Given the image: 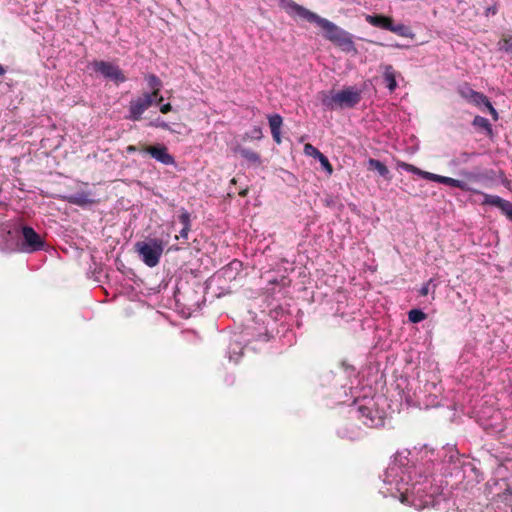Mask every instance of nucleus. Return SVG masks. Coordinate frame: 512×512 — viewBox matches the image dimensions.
Segmentation results:
<instances>
[{
  "label": "nucleus",
  "mask_w": 512,
  "mask_h": 512,
  "mask_svg": "<svg viewBox=\"0 0 512 512\" xmlns=\"http://www.w3.org/2000/svg\"><path fill=\"white\" fill-rule=\"evenodd\" d=\"M6 73V69L0 64V76H3Z\"/></svg>",
  "instance_id": "36"
},
{
  "label": "nucleus",
  "mask_w": 512,
  "mask_h": 512,
  "mask_svg": "<svg viewBox=\"0 0 512 512\" xmlns=\"http://www.w3.org/2000/svg\"><path fill=\"white\" fill-rule=\"evenodd\" d=\"M473 126L481 128L485 130L488 134L492 133V127L487 118H484L482 116H475L472 122Z\"/></svg>",
  "instance_id": "23"
},
{
  "label": "nucleus",
  "mask_w": 512,
  "mask_h": 512,
  "mask_svg": "<svg viewBox=\"0 0 512 512\" xmlns=\"http://www.w3.org/2000/svg\"><path fill=\"white\" fill-rule=\"evenodd\" d=\"M321 166L323 167L324 170L327 171V173L329 175H331L333 173V167L331 165V163L329 162L328 158L322 154L319 158H318Z\"/></svg>",
  "instance_id": "28"
},
{
  "label": "nucleus",
  "mask_w": 512,
  "mask_h": 512,
  "mask_svg": "<svg viewBox=\"0 0 512 512\" xmlns=\"http://www.w3.org/2000/svg\"><path fill=\"white\" fill-rule=\"evenodd\" d=\"M96 73H100L106 79L112 80L115 83H123L127 80L120 67L114 63L95 60L90 64Z\"/></svg>",
  "instance_id": "6"
},
{
  "label": "nucleus",
  "mask_w": 512,
  "mask_h": 512,
  "mask_svg": "<svg viewBox=\"0 0 512 512\" xmlns=\"http://www.w3.org/2000/svg\"><path fill=\"white\" fill-rule=\"evenodd\" d=\"M21 235L19 247L22 252L34 253L44 249L45 241L32 227L22 226Z\"/></svg>",
  "instance_id": "5"
},
{
  "label": "nucleus",
  "mask_w": 512,
  "mask_h": 512,
  "mask_svg": "<svg viewBox=\"0 0 512 512\" xmlns=\"http://www.w3.org/2000/svg\"><path fill=\"white\" fill-rule=\"evenodd\" d=\"M497 12H498V8H497V6L495 4V5H492V6H489V7L486 8L485 15L486 16L495 15V14H497Z\"/></svg>",
  "instance_id": "30"
},
{
  "label": "nucleus",
  "mask_w": 512,
  "mask_h": 512,
  "mask_svg": "<svg viewBox=\"0 0 512 512\" xmlns=\"http://www.w3.org/2000/svg\"><path fill=\"white\" fill-rule=\"evenodd\" d=\"M368 168L376 170L378 174L384 177L385 179H390V171L387 168V166L381 161L374 158H370L368 160Z\"/></svg>",
  "instance_id": "19"
},
{
  "label": "nucleus",
  "mask_w": 512,
  "mask_h": 512,
  "mask_svg": "<svg viewBox=\"0 0 512 512\" xmlns=\"http://www.w3.org/2000/svg\"><path fill=\"white\" fill-rule=\"evenodd\" d=\"M235 152L240 154L241 157H243L248 163H250L252 165L260 166L262 163L260 154L257 153L256 151H253V150L245 148V147L238 146L235 149Z\"/></svg>",
  "instance_id": "14"
},
{
  "label": "nucleus",
  "mask_w": 512,
  "mask_h": 512,
  "mask_svg": "<svg viewBox=\"0 0 512 512\" xmlns=\"http://www.w3.org/2000/svg\"><path fill=\"white\" fill-rule=\"evenodd\" d=\"M171 110H172V106H171V104H170V103H166V104H164V105H162V106L160 107V111H161V113H163V114H167V113H168V112H170Z\"/></svg>",
  "instance_id": "32"
},
{
  "label": "nucleus",
  "mask_w": 512,
  "mask_h": 512,
  "mask_svg": "<svg viewBox=\"0 0 512 512\" xmlns=\"http://www.w3.org/2000/svg\"><path fill=\"white\" fill-rule=\"evenodd\" d=\"M358 418L362 420L363 424L368 427L375 425L374 412L371 408L361 405L357 408Z\"/></svg>",
  "instance_id": "15"
},
{
  "label": "nucleus",
  "mask_w": 512,
  "mask_h": 512,
  "mask_svg": "<svg viewBox=\"0 0 512 512\" xmlns=\"http://www.w3.org/2000/svg\"><path fill=\"white\" fill-rule=\"evenodd\" d=\"M479 194L483 196V201L481 202L482 205L497 207L504 215L512 220V203L510 201L505 200L497 195H490L482 192Z\"/></svg>",
  "instance_id": "9"
},
{
  "label": "nucleus",
  "mask_w": 512,
  "mask_h": 512,
  "mask_svg": "<svg viewBox=\"0 0 512 512\" xmlns=\"http://www.w3.org/2000/svg\"><path fill=\"white\" fill-rule=\"evenodd\" d=\"M191 231V228H185L183 227L181 230H180V237L184 238V239H188V234L189 232Z\"/></svg>",
  "instance_id": "34"
},
{
  "label": "nucleus",
  "mask_w": 512,
  "mask_h": 512,
  "mask_svg": "<svg viewBox=\"0 0 512 512\" xmlns=\"http://www.w3.org/2000/svg\"><path fill=\"white\" fill-rule=\"evenodd\" d=\"M475 155H477L475 152H473V153H469V152H465V151L460 152L458 156H455L453 159H451L450 165L457 167V166L466 164L469 162L470 158Z\"/></svg>",
  "instance_id": "22"
},
{
  "label": "nucleus",
  "mask_w": 512,
  "mask_h": 512,
  "mask_svg": "<svg viewBox=\"0 0 512 512\" xmlns=\"http://www.w3.org/2000/svg\"><path fill=\"white\" fill-rule=\"evenodd\" d=\"M383 78L389 91L393 92L397 87V82L394 68L391 65L385 66Z\"/></svg>",
  "instance_id": "18"
},
{
  "label": "nucleus",
  "mask_w": 512,
  "mask_h": 512,
  "mask_svg": "<svg viewBox=\"0 0 512 512\" xmlns=\"http://www.w3.org/2000/svg\"><path fill=\"white\" fill-rule=\"evenodd\" d=\"M471 102L475 103L476 105H485L487 107V109L489 110V112L491 113V115L493 116V118L496 120L498 118V114H497V111L496 109L492 106L490 100L488 99L487 96H485L484 94L480 93V92H477V91H474L472 89H469L468 90V94L465 95Z\"/></svg>",
  "instance_id": "10"
},
{
  "label": "nucleus",
  "mask_w": 512,
  "mask_h": 512,
  "mask_svg": "<svg viewBox=\"0 0 512 512\" xmlns=\"http://www.w3.org/2000/svg\"><path fill=\"white\" fill-rule=\"evenodd\" d=\"M156 100L148 95V93H143L141 96L132 99L129 102V115L126 116L127 119L132 121H140L142 119L143 113L152 106V104Z\"/></svg>",
  "instance_id": "7"
},
{
  "label": "nucleus",
  "mask_w": 512,
  "mask_h": 512,
  "mask_svg": "<svg viewBox=\"0 0 512 512\" xmlns=\"http://www.w3.org/2000/svg\"><path fill=\"white\" fill-rule=\"evenodd\" d=\"M246 194H247V190L246 189L241 191V192H239V195L243 196V197L246 196Z\"/></svg>",
  "instance_id": "37"
},
{
  "label": "nucleus",
  "mask_w": 512,
  "mask_h": 512,
  "mask_svg": "<svg viewBox=\"0 0 512 512\" xmlns=\"http://www.w3.org/2000/svg\"><path fill=\"white\" fill-rule=\"evenodd\" d=\"M268 122L271 129L273 140L277 143H281V127L283 125V118L279 114H273L268 116Z\"/></svg>",
  "instance_id": "11"
},
{
  "label": "nucleus",
  "mask_w": 512,
  "mask_h": 512,
  "mask_svg": "<svg viewBox=\"0 0 512 512\" xmlns=\"http://www.w3.org/2000/svg\"><path fill=\"white\" fill-rule=\"evenodd\" d=\"M497 48L499 51L509 53L512 51V36L509 34H502L501 38L497 42Z\"/></svg>",
  "instance_id": "21"
},
{
  "label": "nucleus",
  "mask_w": 512,
  "mask_h": 512,
  "mask_svg": "<svg viewBox=\"0 0 512 512\" xmlns=\"http://www.w3.org/2000/svg\"><path fill=\"white\" fill-rule=\"evenodd\" d=\"M390 32H393L401 37H414V34L412 33L411 29L402 23L394 24V22H392Z\"/></svg>",
  "instance_id": "20"
},
{
  "label": "nucleus",
  "mask_w": 512,
  "mask_h": 512,
  "mask_svg": "<svg viewBox=\"0 0 512 512\" xmlns=\"http://www.w3.org/2000/svg\"><path fill=\"white\" fill-rule=\"evenodd\" d=\"M459 174L463 177L462 180L466 181L468 185L470 182H480L490 178L486 172L462 170Z\"/></svg>",
  "instance_id": "17"
},
{
  "label": "nucleus",
  "mask_w": 512,
  "mask_h": 512,
  "mask_svg": "<svg viewBox=\"0 0 512 512\" xmlns=\"http://www.w3.org/2000/svg\"><path fill=\"white\" fill-rule=\"evenodd\" d=\"M399 500L402 504L413 506L417 510H422L426 507V504L417 503L415 500L410 501L407 493H401Z\"/></svg>",
  "instance_id": "25"
},
{
  "label": "nucleus",
  "mask_w": 512,
  "mask_h": 512,
  "mask_svg": "<svg viewBox=\"0 0 512 512\" xmlns=\"http://www.w3.org/2000/svg\"><path fill=\"white\" fill-rule=\"evenodd\" d=\"M252 137L254 139H261L262 138V129L260 127H254L252 130Z\"/></svg>",
  "instance_id": "31"
},
{
  "label": "nucleus",
  "mask_w": 512,
  "mask_h": 512,
  "mask_svg": "<svg viewBox=\"0 0 512 512\" xmlns=\"http://www.w3.org/2000/svg\"><path fill=\"white\" fill-rule=\"evenodd\" d=\"M156 126L166 130L170 129L169 125L166 122H162L160 124H157Z\"/></svg>",
  "instance_id": "35"
},
{
  "label": "nucleus",
  "mask_w": 512,
  "mask_h": 512,
  "mask_svg": "<svg viewBox=\"0 0 512 512\" xmlns=\"http://www.w3.org/2000/svg\"><path fill=\"white\" fill-rule=\"evenodd\" d=\"M304 153L308 156L319 158L323 153H321L316 147H314L312 144H305L304 146Z\"/></svg>",
  "instance_id": "27"
},
{
  "label": "nucleus",
  "mask_w": 512,
  "mask_h": 512,
  "mask_svg": "<svg viewBox=\"0 0 512 512\" xmlns=\"http://www.w3.org/2000/svg\"><path fill=\"white\" fill-rule=\"evenodd\" d=\"M397 167L398 168H401L407 172H411L413 174H416V175H419L421 176L423 179H426V180H429V181H433V182H437V183H441V184H444V185H448V186H451V187H455V188H458L462 191H469V192H473V193H480V191L478 190H474L470 187V185L467 184L466 181H463V180H460V179H454V178H451V177H447V176H442V175H438V174H434V173H431V172H428V171H423L421 169H419L418 167L412 165V164H409V163H406V162H403V161H399L397 163Z\"/></svg>",
  "instance_id": "3"
},
{
  "label": "nucleus",
  "mask_w": 512,
  "mask_h": 512,
  "mask_svg": "<svg viewBox=\"0 0 512 512\" xmlns=\"http://www.w3.org/2000/svg\"><path fill=\"white\" fill-rule=\"evenodd\" d=\"M432 280H430L427 284H425L421 289H420V295L421 296H427L428 293H429V284Z\"/></svg>",
  "instance_id": "33"
},
{
  "label": "nucleus",
  "mask_w": 512,
  "mask_h": 512,
  "mask_svg": "<svg viewBox=\"0 0 512 512\" xmlns=\"http://www.w3.org/2000/svg\"><path fill=\"white\" fill-rule=\"evenodd\" d=\"M365 20L372 26L390 31L393 19L384 15H366Z\"/></svg>",
  "instance_id": "12"
},
{
  "label": "nucleus",
  "mask_w": 512,
  "mask_h": 512,
  "mask_svg": "<svg viewBox=\"0 0 512 512\" xmlns=\"http://www.w3.org/2000/svg\"><path fill=\"white\" fill-rule=\"evenodd\" d=\"M231 183H236L235 178H233V179L231 180Z\"/></svg>",
  "instance_id": "38"
},
{
  "label": "nucleus",
  "mask_w": 512,
  "mask_h": 512,
  "mask_svg": "<svg viewBox=\"0 0 512 512\" xmlns=\"http://www.w3.org/2000/svg\"><path fill=\"white\" fill-rule=\"evenodd\" d=\"M361 101V92L355 87H347L330 95L321 93V102L329 110L337 108H353Z\"/></svg>",
  "instance_id": "2"
},
{
  "label": "nucleus",
  "mask_w": 512,
  "mask_h": 512,
  "mask_svg": "<svg viewBox=\"0 0 512 512\" xmlns=\"http://www.w3.org/2000/svg\"><path fill=\"white\" fill-rule=\"evenodd\" d=\"M146 80L148 83V86L151 88V92L148 93V95L155 100H157V103H160L163 101V96L160 95V89L162 86L161 80L154 74H149L146 76Z\"/></svg>",
  "instance_id": "13"
},
{
  "label": "nucleus",
  "mask_w": 512,
  "mask_h": 512,
  "mask_svg": "<svg viewBox=\"0 0 512 512\" xmlns=\"http://www.w3.org/2000/svg\"><path fill=\"white\" fill-rule=\"evenodd\" d=\"M178 219H179L180 223L183 225V227L191 228V215L186 209L182 208L180 210Z\"/></svg>",
  "instance_id": "26"
},
{
  "label": "nucleus",
  "mask_w": 512,
  "mask_h": 512,
  "mask_svg": "<svg viewBox=\"0 0 512 512\" xmlns=\"http://www.w3.org/2000/svg\"><path fill=\"white\" fill-rule=\"evenodd\" d=\"M135 250L142 261L148 267L152 268L157 266L160 262L164 251V243L157 238L149 239L148 241H140L135 244Z\"/></svg>",
  "instance_id": "4"
},
{
  "label": "nucleus",
  "mask_w": 512,
  "mask_h": 512,
  "mask_svg": "<svg viewBox=\"0 0 512 512\" xmlns=\"http://www.w3.org/2000/svg\"><path fill=\"white\" fill-rule=\"evenodd\" d=\"M67 200L69 203L78 205V206H85V205H90V204L95 203V200L91 198V194L86 193V192H80V193L70 195L67 198Z\"/></svg>",
  "instance_id": "16"
},
{
  "label": "nucleus",
  "mask_w": 512,
  "mask_h": 512,
  "mask_svg": "<svg viewBox=\"0 0 512 512\" xmlns=\"http://www.w3.org/2000/svg\"><path fill=\"white\" fill-rule=\"evenodd\" d=\"M141 153L149 154L156 161L164 165H174V157L168 152V148L163 144L141 145Z\"/></svg>",
  "instance_id": "8"
},
{
  "label": "nucleus",
  "mask_w": 512,
  "mask_h": 512,
  "mask_svg": "<svg viewBox=\"0 0 512 512\" xmlns=\"http://www.w3.org/2000/svg\"><path fill=\"white\" fill-rule=\"evenodd\" d=\"M426 314L420 309H411L408 312V319L411 323H419L426 319Z\"/></svg>",
  "instance_id": "24"
},
{
  "label": "nucleus",
  "mask_w": 512,
  "mask_h": 512,
  "mask_svg": "<svg viewBox=\"0 0 512 512\" xmlns=\"http://www.w3.org/2000/svg\"><path fill=\"white\" fill-rule=\"evenodd\" d=\"M141 145L142 143H139L138 145H129L126 148L127 153H134V152H141Z\"/></svg>",
  "instance_id": "29"
},
{
  "label": "nucleus",
  "mask_w": 512,
  "mask_h": 512,
  "mask_svg": "<svg viewBox=\"0 0 512 512\" xmlns=\"http://www.w3.org/2000/svg\"><path fill=\"white\" fill-rule=\"evenodd\" d=\"M278 5L290 17H299L319 26L324 31V37L327 40L342 47L344 50L350 51L354 48L351 35L328 19L319 16L293 0H278Z\"/></svg>",
  "instance_id": "1"
}]
</instances>
